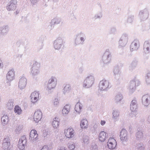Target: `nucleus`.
Segmentation results:
<instances>
[{"instance_id": "f3484780", "label": "nucleus", "mask_w": 150, "mask_h": 150, "mask_svg": "<svg viewBox=\"0 0 150 150\" xmlns=\"http://www.w3.org/2000/svg\"><path fill=\"white\" fill-rule=\"evenodd\" d=\"M14 75V72L13 71H10L7 75V79L9 81H12Z\"/></svg>"}, {"instance_id": "1a4fd4ad", "label": "nucleus", "mask_w": 150, "mask_h": 150, "mask_svg": "<svg viewBox=\"0 0 150 150\" xmlns=\"http://www.w3.org/2000/svg\"><path fill=\"white\" fill-rule=\"evenodd\" d=\"M109 86V82L107 81L103 80L99 83V87L100 90H105Z\"/></svg>"}, {"instance_id": "a18cd8bd", "label": "nucleus", "mask_w": 150, "mask_h": 150, "mask_svg": "<svg viewBox=\"0 0 150 150\" xmlns=\"http://www.w3.org/2000/svg\"><path fill=\"white\" fill-rule=\"evenodd\" d=\"M11 108H12V107H13L12 105H11Z\"/></svg>"}, {"instance_id": "aec40b11", "label": "nucleus", "mask_w": 150, "mask_h": 150, "mask_svg": "<svg viewBox=\"0 0 150 150\" xmlns=\"http://www.w3.org/2000/svg\"><path fill=\"white\" fill-rule=\"evenodd\" d=\"M82 107V104L80 103H78L76 105L75 108V110L77 112L79 113L81 111Z\"/></svg>"}, {"instance_id": "c756f323", "label": "nucleus", "mask_w": 150, "mask_h": 150, "mask_svg": "<svg viewBox=\"0 0 150 150\" xmlns=\"http://www.w3.org/2000/svg\"><path fill=\"white\" fill-rule=\"evenodd\" d=\"M53 104L54 105L57 106L59 104L58 100L57 99H55L53 101Z\"/></svg>"}, {"instance_id": "37998d69", "label": "nucleus", "mask_w": 150, "mask_h": 150, "mask_svg": "<svg viewBox=\"0 0 150 150\" xmlns=\"http://www.w3.org/2000/svg\"><path fill=\"white\" fill-rule=\"evenodd\" d=\"M83 38H81V42H82V41H83Z\"/></svg>"}, {"instance_id": "412c9836", "label": "nucleus", "mask_w": 150, "mask_h": 150, "mask_svg": "<svg viewBox=\"0 0 150 150\" xmlns=\"http://www.w3.org/2000/svg\"><path fill=\"white\" fill-rule=\"evenodd\" d=\"M52 125L55 129H57L59 125V122L57 120V119L55 118L54 120L52 123Z\"/></svg>"}, {"instance_id": "6e6552de", "label": "nucleus", "mask_w": 150, "mask_h": 150, "mask_svg": "<svg viewBox=\"0 0 150 150\" xmlns=\"http://www.w3.org/2000/svg\"><path fill=\"white\" fill-rule=\"evenodd\" d=\"M42 113L40 110L35 111L34 115V120L36 122H38L41 119Z\"/></svg>"}, {"instance_id": "393cba45", "label": "nucleus", "mask_w": 150, "mask_h": 150, "mask_svg": "<svg viewBox=\"0 0 150 150\" xmlns=\"http://www.w3.org/2000/svg\"><path fill=\"white\" fill-rule=\"evenodd\" d=\"M68 147L69 150H74L75 147V144L74 143L71 142L69 144Z\"/></svg>"}, {"instance_id": "c03bdc74", "label": "nucleus", "mask_w": 150, "mask_h": 150, "mask_svg": "<svg viewBox=\"0 0 150 150\" xmlns=\"http://www.w3.org/2000/svg\"><path fill=\"white\" fill-rule=\"evenodd\" d=\"M133 46H134V45H131V48L132 47H133Z\"/></svg>"}, {"instance_id": "4468645a", "label": "nucleus", "mask_w": 150, "mask_h": 150, "mask_svg": "<svg viewBox=\"0 0 150 150\" xmlns=\"http://www.w3.org/2000/svg\"><path fill=\"white\" fill-rule=\"evenodd\" d=\"M26 84V79L25 78H22L20 79L19 83V87L20 88H24Z\"/></svg>"}, {"instance_id": "72a5a7b5", "label": "nucleus", "mask_w": 150, "mask_h": 150, "mask_svg": "<svg viewBox=\"0 0 150 150\" xmlns=\"http://www.w3.org/2000/svg\"><path fill=\"white\" fill-rule=\"evenodd\" d=\"M88 141V137L84 138L83 139V142L85 144H87Z\"/></svg>"}, {"instance_id": "f8f14e48", "label": "nucleus", "mask_w": 150, "mask_h": 150, "mask_svg": "<svg viewBox=\"0 0 150 150\" xmlns=\"http://www.w3.org/2000/svg\"><path fill=\"white\" fill-rule=\"evenodd\" d=\"M16 0H11L10 2V4L7 6V9L8 11L15 9L16 8Z\"/></svg>"}, {"instance_id": "e433bc0d", "label": "nucleus", "mask_w": 150, "mask_h": 150, "mask_svg": "<svg viewBox=\"0 0 150 150\" xmlns=\"http://www.w3.org/2000/svg\"><path fill=\"white\" fill-rule=\"evenodd\" d=\"M147 44V43H145L144 44V48L145 49H146V50L147 51H148L149 50V47H146V45Z\"/></svg>"}, {"instance_id": "2eb2a0df", "label": "nucleus", "mask_w": 150, "mask_h": 150, "mask_svg": "<svg viewBox=\"0 0 150 150\" xmlns=\"http://www.w3.org/2000/svg\"><path fill=\"white\" fill-rule=\"evenodd\" d=\"M70 107L71 106L69 105H67L64 107L62 111V113L63 115L65 116L68 113Z\"/></svg>"}, {"instance_id": "b1692460", "label": "nucleus", "mask_w": 150, "mask_h": 150, "mask_svg": "<svg viewBox=\"0 0 150 150\" xmlns=\"http://www.w3.org/2000/svg\"><path fill=\"white\" fill-rule=\"evenodd\" d=\"M14 111L16 113L20 115L22 113V110L20 107L18 106H15L14 109Z\"/></svg>"}, {"instance_id": "c9c22d12", "label": "nucleus", "mask_w": 150, "mask_h": 150, "mask_svg": "<svg viewBox=\"0 0 150 150\" xmlns=\"http://www.w3.org/2000/svg\"><path fill=\"white\" fill-rule=\"evenodd\" d=\"M148 76H147V78H146V81L148 83H150V74H149V77H148Z\"/></svg>"}, {"instance_id": "ea45409f", "label": "nucleus", "mask_w": 150, "mask_h": 150, "mask_svg": "<svg viewBox=\"0 0 150 150\" xmlns=\"http://www.w3.org/2000/svg\"><path fill=\"white\" fill-rule=\"evenodd\" d=\"M32 72L33 73V74L35 75L36 74L38 73V71H36V72H35V70H33L32 71Z\"/></svg>"}, {"instance_id": "a19ab883", "label": "nucleus", "mask_w": 150, "mask_h": 150, "mask_svg": "<svg viewBox=\"0 0 150 150\" xmlns=\"http://www.w3.org/2000/svg\"><path fill=\"white\" fill-rule=\"evenodd\" d=\"M3 64L2 63L0 59V68L2 66Z\"/></svg>"}, {"instance_id": "39448f33", "label": "nucleus", "mask_w": 150, "mask_h": 150, "mask_svg": "<svg viewBox=\"0 0 150 150\" xmlns=\"http://www.w3.org/2000/svg\"><path fill=\"white\" fill-rule=\"evenodd\" d=\"M120 139L123 142L127 141L128 134L127 131L125 129H122L120 135Z\"/></svg>"}, {"instance_id": "5701e85b", "label": "nucleus", "mask_w": 150, "mask_h": 150, "mask_svg": "<svg viewBox=\"0 0 150 150\" xmlns=\"http://www.w3.org/2000/svg\"><path fill=\"white\" fill-rule=\"evenodd\" d=\"M61 40H56L54 42V47L55 49H59L61 47Z\"/></svg>"}, {"instance_id": "f257e3e1", "label": "nucleus", "mask_w": 150, "mask_h": 150, "mask_svg": "<svg viewBox=\"0 0 150 150\" xmlns=\"http://www.w3.org/2000/svg\"><path fill=\"white\" fill-rule=\"evenodd\" d=\"M27 140L25 136L21 137L18 142V147L20 150H24L27 144Z\"/></svg>"}, {"instance_id": "6ab92c4d", "label": "nucleus", "mask_w": 150, "mask_h": 150, "mask_svg": "<svg viewBox=\"0 0 150 150\" xmlns=\"http://www.w3.org/2000/svg\"><path fill=\"white\" fill-rule=\"evenodd\" d=\"M137 108V105L136 104L135 101H132L130 109L132 112V113L135 114L136 113V110Z\"/></svg>"}, {"instance_id": "2f4dec72", "label": "nucleus", "mask_w": 150, "mask_h": 150, "mask_svg": "<svg viewBox=\"0 0 150 150\" xmlns=\"http://www.w3.org/2000/svg\"><path fill=\"white\" fill-rule=\"evenodd\" d=\"M137 135L138 137H140L143 135V133L140 131H139L137 133Z\"/></svg>"}, {"instance_id": "473e14b6", "label": "nucleus", "mask_w": 150, "mask_h": 150, "mask_svg": "<svg viewBox=\"0 0 150 150\" xmlns=\"http://www.w3.org/2000/svg\"><path fill=\"white\" fill-rule=\"evenodd\" d=\"M41 150H50L49 147L46 146H43Z\"/></svg>"}, {"instance_id": "bb28decb", "label": "nucleus", "mask_w": 150, "mask_h": 150, "mask_svg": "<svg viewBox=\"0 0 150 150\" xmlns=\"http://www.w3.org/2000/svg\"><path fill=\"white\" fill-rule=\"evenodd\" d=\"M23 128V126L21 125H18L16 127L15 132L16 133L20 132Z\"/></svg>"}, {"instance_id": "cd10ccee", "label": "nucleus", "mask_w": 150, "mask_h": 150, "mask_svg": "<svg viewBox=\"0 0 150 150\" xmlns=\"http://www.w3.org/2000/svg\"><path fill=\"white\" fill-rule=\"evenodd\" d=\"M113 117L115 119H116L119 116V112L116 111H115L113 112Z\"/></svg>"}, {"instance_id": "a211bd4d", "label": "nucleus", "mask_w": 150, "mask_h": 150, "mask_svg": "<svg viewBox=\"0 0 150 150\" xmlns=\"http://www.w3.org/2000/svg\"><path fill=\"white\" fill-rule=\"evenodd\" d=\"M80 126L83 129H86L87 128L88 126V122L86 120L83 119L82 120Z\"/></svg>"}, {"instance_id": "20e7f679", "label": "nucleus", "mask_w": 150, "mask_h": 150, "mask_svg": "<svg viewBox=\"0 0 150 150\" xmlns=\"http://www.w3.org/2000/svg\"><path fill=\"white\" fill-rule=\"evenodd\" d=\"M38 135L36 131L34 129L31 130L30 133L29 139L32 142H35L38 139Z\"/></svg>"}, {"instance_id": "a878e982", "label": "nucleus", "mask_w": 150, "mask_h": 150, "mask_svg": "<svg viewBox=\"0 0 150 150\" xmlns=\"http://www.w3.org/2000/svg\"><path fill=\"white\" fill-rule=\"evenodd\" d=\"M71 90L70 86L69 85L66 86L64 88V92L65 93H69Z\"/></svg>"}, {"instance_id": "9b49d317", "label": "nucleus", "mask_w": 150, "mask_h": 150, "mask_svg": "<svg viewBox=\"0 0 150 150\" xmlns=\"http://www.w3.org/2000/svg\"><path fill=\"white\" fill-rule=\"evenodd\" d=\"M39 97V93L38 92H34L31 95L30 98L32 102L35 103L38 100Z\"/></svg>"}, {"instance_id": "79ce46f5", "label": "nucleus", "mask_w": 150, "mask_h": 150, "mask_svg": "<svg viewBox=\"0 0 150 150\" xmlns=\"http://www.w3.org/2000/svg\"><path fill=\"white\" fill-rule=\"evenodd\" d=\"M56 20V19H54V20H53L52 21L53 22H54L55 23H58V22H56V21H55Z\"/></svg>"}, {"instance_id": "dca6fc26", "label": "nucleus", "mask_w": 150, "mask_h": 150, "mask_svg": "<svg viewBox=\"0 0 150 150\" xmlns=\"http://www.w3.org/2000/svg\"><path fill=\"white\" fill-rule=\"evenodd\" d=\"M150 98L147 95H144L142 98V102L143 104L145 106H147L149 103Z\"/></svg>"}, {"instance_id": "7ed1b4c3", "label": "nucleus", "mask_w": 150, "mask_h": 150, "mask_svg": "<svg viewBox=\"0 0 150 150\" xmlns=\"http://www.w3.org/2000/svg\"><path fill=\"white\" fill-rule=\"evenodd\" d=\"M94 78L92 76L87 77L84 81L83 86L84 87L88 88L91 87L93 83Z\"/></svg>"}, {"instance_id": "c85d7f7f", "label": "nucleus", "mask_w": 150, "mask_h": 150, "mask_svg": "<svg viewBox=\"0 0 150 150\" xmlns=\"http://www.w3.org/2000/svg\"><path fill=\"white\" fill-rule=\"evenodd\" d=\"M58 150H67L66 146L64 145H61L58 148Z\"/></svg>"}, {"instance_id": "9d476101", "label": "nucleus", "mask_w": 150, "mask_h": 150, "mask_svg": "<svg viewBox=\"0 0 150 150\" xmlns=\"http://www.w3.org/2000/svg\"><path fill=\"white\" fill-rule=\"evenodd\" d=\"M3 148L4 150H10V143L8 138L5 139L4 140L3 144Z\"/></svg>"}, {"instance_id": "0eeeda50", "label": "nucleus", "mask_w": 150, "mask_h": 150, "mask_svg": "<svg viewBox=\"0 0 150 150\" xmlns=\"http://www.w3.org/2000/svg\"><path fill=\"white\" fill-rule=\"evenodd\" d=\"M57 84V81L54 77H52L48 81L47 87L49 89H51L54 88Z\"/></svg>"}, {"instance_id": "4c0bfd02", "label": "nucleus", "mask_w": 150, "mask_h": 150, "mask_svg": "<svg viewBox=\"0 0 150 150\" xmlns=\"http://www.w3.org/2000/svg\"><path fill=\"white\" fill-rule=\"evenodd\" d=\"M105 121L102 120L100 124L102 125H103L105 124Z\"/></svg>"}, {"instance_id": "f03ea898", "label": "nucleus", "mask_w": 150, "mask_h": 150, "mask_svg": "<svg viewBox=\"0 0 150 150\" xmlns=\"http://www.w3.org/2000/svg\"><path fill=\"white\" fill-rule=\"evenodd\" d=\"M74 131L72 128L69 127L64 130V134L66 137L71 138L74 137Z\"/></svg>"}, {"instance_id": "4be33fe9", "label": "nucleus", "mask_w": 150, "mask_h": 150, "mask_svg": "<svg viewBox=\"0 0 150 150\" xmlns=\"http://www.w3.org/2000/svg\"><path fill=\"white\" fill-rule=\"evenodd\" d=\"M8 120V117L7 115H4L1 118V122L2 124L5 125L7 124Z\"/></svg>"}, {"instance_id": "7c9ffc66", "label": "nucleus", "mask_w": 150, "mask_h": 150, "mask_svg": "<svg viewBox=\"0 0 150 150\" xmlns=\"http://www.w3.org/2000/svg\"><path fill=\"white\" fill-rule=\"evenodd\" d=\"M122 98V96L120 95L117 96L115 97V100L117 101H119Z\"/></svg>"}, {"instance_id": "423d86ee", "label": "nucleus", "mask_w": 150, "mask_h": 150, "mask_svg": "<svg viewBox=\"0 0 150 150\" xmlns=\"http://www.w3.org/2000/svg\"><path fill=\"white\" fill-rule=\"evenodd\" d=\"M107 145L108 148L110 149H115L116 145L115 140L112 138H110L108 142Z\"/></svg>"}, {"instance_id": "ddd939ff", "label": "nucleus", "mask_w": 150, "mask_h": 150, "mask_svg": "<svg viewBox=\"0 0 150 150\" xmlns=\"http://www.w3.org/2000/svg\"><path fill=\"white\" fill-rule=\"evenodd\" d=\"M107 138L106 133L104 132H100L98 136V139L101 142H104Z\"/></svg>"}, {"instance_id": "f704fd0d", "label": "nucleus", "mask_w": 150, "mask_h": 150, "mask_svg": "<svg viewBox=\"0 0 150 150\" xmlns=\"http://www.w3.org/2000/svg\"><path fill=\"white\" fill-rule=\"evenodd\" d=\"M92 150H97L98 146L96 145H94L92 147Z\"/></svg>"}, {"instance_id": "58836bf2", "label": "nucleus", "mask_w": 150, "mask_h": 150, "mask_svg": "<svg viewBox=\"0 0 150 150\" xmlns=\"http://www.w3.org/2000/svg\"><path fill=\"white\" fill-rule=\"evenodd\" d=\"M134 46H135V47L133 48V49H134L133 50H136L137 49V47H136L137 46V44L135 43L134 44ZM132 49L133 50V48H132Z\"/></svg>"}]
</instances>
